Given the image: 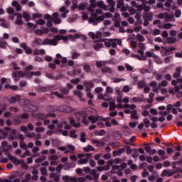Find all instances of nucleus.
Wrapping results in <instances>:
<instances>
[{"instance_id":"1","label":"nucleus","mask_w":182,"mask_h":182,"mask_svg":"<svg viewBox=\"0 0 182 182\" xmlns=\"http://www.w3.org/2000/svg\"><path fill=\"white\" fill-rule=\"evenodd\" d=\"M35 45H56L55 40L46 38L44 41L41 38H35L33 41Z\"/></svg>"},{"instance_id":"2","label":"nucleus","mask_w":182,"mask_h":182,"mask_svg":"<svg viewBox=\"0 0 182 182\" xmlns=\"http://www.w3.org/2000/svg\"><path fill=\"white\" fill-rule=\"evenodd\" d=\"M89 21L91 23H93L94 25H97L99 22H102V21H105V16L102 15V16H97L96 14H94L93 16L89 18Z\"/></svg>"},{"instance_id":"3","label":"nucleus","mask_w":182,"mask_h":182,"mask_svg":"<svg viewBox=\"0 0 182 182\" xmlns=\"http://www.w3.org/2000/svg\"><path fill=\"white\" fill-rule=\"evenodd\" d=\"M60 92L61 94L59 93L58 92H54L53 93V95H55V96L58 97V99H64L65 96H63V95H69V89L66 87L60 88Z\"/></svg>"},{"instance_id":"4","label":"nucleus","mask_w":182,"mask_h":182,"mask_svg":"<svg viewBox=\"0 0 182 182\" xmlns=\"http://www.w3.org/2000/svg\"><path fill=\"white\" fill-rule=\"evenodd\" d=\"M7 157L9 160H10L11 163L14 164V166H19V164H23V159L19 160L16 158V156H14L11 154H9L7 155Z\"/></svg>"},{"instance_id":"5","label":"nucleus","mask_w":182,"mask_h":182,"mask_svg":"<svg viewBox=\"0 0 182 182\" xmlns=\"http://www.w3.org/2000/svg\"><path fill=\"white\" fill-rule=\"evenodd\" d=\"M99 176L100 173H97V171H96L95 169H92L90 172V174L86 175L85 176V178H87V180H99Z\"/></svg>"},{"instance_id":"6","label":"nucleus","mask_w":182,"mask_h":182,"mask_svg":"<svg viewBox=\"0 0 182 182\" xmlns=\"http://www.w3.org/2000/svg\"><path fill=\"white\" fill-rule=\"evenodd\" d=\"M28 119H29V114L28 113L19 114L14 117V120L15 122H17V123H21L23 120H26Z\"/></svg>"},{"instance_id":"7","label":"nucleus","mask_w":182,"mask_h":182,"mask_svg":"<svg viewBox=\"0 0 182 182\" xmlns=\"http://www.w3.org/2000/svg\"><path fill=\"white\" fill-rule=\"evenodd\" d=\"M25 103H27L28 105H26V109L27 112H38V106L32 104L29 100H26L25 101Z\"/></svg>"},{"instance_id":"8","label":"nucleus","mask_w":182,"mask_h":182,"mask_svg":"<svg viewBox=\"0 0 182 182\" xmlns=\"http://www.w3.org/2000/svg\"><path fill=\"white\" fill-rule=\"evenodd\" d=\"M173 50H176V48L173 47L171 48H167L166 47H162L161 49V54L162 56H167L173 53Z\"/></svg>"},{"instance_id":"9","label":"nucleus","mask_w":182,"mask_h":182,"mask_svg":"<svg viewBox=\"0 0 182 182\" xmlns=\"http://www.w3.org/2000/svg\"><path fill=\"white\" fill-rule=\"evenodd\" d=\"M69 39H70L69 36L68 37V36H63L60 35L55 36L53 41H55V44H53V46H56V45H58V41H63L64 42H67L68 41H69Z\"/></svg>"},{"instance_id":"10","label":"nucleus","mask_w":182,"mask_h":182,"mask_svg":"<svg viewBox=\"0 0 182 182\" xmlns=\"http://www.w3.org/2000/svg\"><path fill=\"white\" fill-rule=\"evenodd\" d=\"M59 110L63 113H70L71 112H73V109L68 105L60 106Z\"/></svg>"},{"instance_id":"11","label":"nucleus","mask_w":182,"mask_h":182,"mask_svg":"<svg viewBox=\"0 0 182 182\" xmlns=\"http://www.w3.org/2000/svg\"><path fill=\"white\" fill-rule=\"evenodd\" d=\"M11 130V127H4V130H0V140L2 139H6L8 136V132Z\"/></svg>"},{"instance_id":"12","label":"nucleus","mask_w":182,"mask_h":182,"mask_svg":"<svg viewBox=\"0 0 182 182\" xmlns=\"http://www.w3.org/2000/svg\"><path fill=\"white\" fill-rule=\"evenodd\" d=\"M41 29H43V31L41 29L35 30L34 33H36V35H38V36H42L43 33H49V28L41 27Z\"/></svg>"},{"instance_id":"13","label":"nucleus","mask_w":182,"mask_h":182,"mask_svg":"<svg viewBox=\"0 0 182 182\" xmlns=\"http://www.w3.org/2000/svg\"><path fill=\"white\" fill-rule=\"evenodd\" d=\"M111 43L106 42L105 46H117L119 45V46H122V41L118 39L112 40Z\"/></svg>"},{"instance_id":"14","label":"nucleus","mask_w":182,"mask_h":182,"mask_svg":"<svg viewBox=\"0 0 182 182\" xmlns=\"http://www.w3.org/2000/svg\"><path fill=\"white\" fill-rule=\"evenodd\" d=\"M147 58H156V54L153 52L146 51L145 55L139 57V60H146Z\"/></svg>"},{"instance_id":"15","label":"nucleus","mask_w":182,"mask_h":182,"mask_svg":"<svg viewBox=\"0 0 182 182\" xmlns=\"http://www.w3.org/2000/svg\"><path fill=\"white\" fill-rule=\"evenodd\" d=\"M52 21L55 25H59V23H62V19L59 18V14L58 12L53 14Z\"/></svg>"},{"instance_id":"16","label":"nucleus","mask_w":182,"mask_h":182,"mask_svg":"<svg viewBox=\"0 0 182 182\" xmlns=\"http://www.w3.org/2000/svg\"><path fill=\"white\" fill-rule=\"evenodd\" d=\"M176 42H180V38H174V37H168L166 43L169 45H174Z\"/></svg>"},{"instance_id":"17","label":"nucleus","mask_w":182,"mask_h":182,"mask_svg":"<svg viewBox=\"0 0 182 182\" xmlns=\"http://www.w3.org/2000/svg\"><path fill=\"white\" fill-rule=\"evenodd\" d=\"M100 99H103L105 102H109L112 99V95L109 92H105V95H100Z\"/></svg>"},{"instance_id":"18","label":"nucleus","mask_w":182,"mask_h":182,"mask_svg":"<svg viewBox=\"0 0 182 182\" xmlns=\"http://www.w3.org/2000/svg\"><path fill=\"white\" fill-rule=\"evenodd\" d=\"M107 1L109 6H111V8L109 9V12H114V11H116V8H114V6H116V3L114 2V1L107 0Z\"/></svg>"},{"instance_id":"19","label":"nucleus","mask_w":182,"mask_h":182,"mask_svg":"<svg viewBox=\"0 0 182 182\" xmlns=\"http://www.w3.org/2000/svg\"><path fill=\"white\" fill-rule=\"evenodd\" d=\"M181 72H182L181 67H177L176 69V72L173 73V77L175 79H178V77L181 76Z\"/></svg>"},{"instance_id":"20","label":"nucleus","mask_w":182,"mask_h":182,"mask_svg":"<svg viewBox=\"0 0 182 182\" xmlns=\"http://www.w3.org/2000/svg\"><path fill=\"white\" fill-rule=\"evenodd\" d=\"M153 16H154V14L151 12L149 11L148 13H145L143 19H148V21H153Z\"/></svg>"},{"instance_id":"21","label":"nucleus","mask_w":182,"mask_h":182,"mask_svg":"<svg viewBox=\"0 0 182 182\" xmlns=\"http://www.w3.org/2000/svg\"><path fill=\"white\" fill-rule=\"evenodd\" d=\"M173 174H176V172L165 169L161 176L162 177H171V176H173Z\"/></svg>"},{"instance_id":"22","label":"nucleus","mask_w":182,"mask_h":182,"mask_svg":"<svg viewBox=\"0 0 182 182\" xmlns=\"http://www.w3.org/2000/svg\"><path fill=\"white\" fill-rule=\"evenodd\" d=\"M6 147H8V141H3L1 142V146L0 147L1 154H2V153H4V151H6Z\"/></svg>"},{"instance_id":"23","label":"nucleus","mask_w":182,"mask_h":182,"mask_svg":"<svg viewBox=\"0 0 182 182\" xmlns=\"http://www.w3.org/2000/svg\"><path fill=\"white\" fill-rule=\"evenodd\" d=\"M17 18L16 21H15V23L16 25H23V21H22V14L18 13L17 14Z\"/></svg>"},{"instance_id":"24","label":"nucleus","mask_w":182,"mask_h":182,"mask_svg":"<svg viewBox=\"0 0 182 182\" xmlns=\"http://www.w3.org/2000/svg\"><path fill=\"white\" fill-rule=\"evenodd\" d=\"M19 100H21V97L19 95L13 96L9 99L10 103H16V102H19Z\"/></svg>"},{"instance_id":"25","label":"nucleus","mask_w":182,"mask_h":182,"mask_svg":"<svg viewBox=\"0 0 182 182\" xmlns=\"http://www.w3.org/2000/svg\"><path fill=\"white\" fill-rule=\"evenodd\" d=\"M70 151H75V146L73 145H68L64 151L65 154H68Z\"/></svg>"},{"instance_id":"26","label":"nucleus","mask_w":182,"mask_h":182,"mask_svg":"<svg viewBox=\"0 0 182 182\" xmlns=\"http://www.w3.org/2000/svg\"><path fill=\"white\" fill-rule=\"evenodd\" d=\"M77 115L80 116L82 119L87 117V111L86 109H82V111L77 112Z\"/></svg>"},{"instance_id":"27","label":"nucleus","mask_w":182,"mask_h":182,"mask_svg":"<svg viewBox=\"0 0 182 182\" xmlns=\"http://www.w3.org/2000/svg\"><path fill=\"white\" fill-rule=\"evenodd\" d=\"M94 134L95 136H105V134H106V131H105L104 129H100V130H95L94 132Z\"/></svg>"},{"instance_id":"28","label":"nucleus","mask_w":182,"mask_h":182,"mask_svg":"<svg viewBox=\"0 0 182 182\" xmlns=\"http://www.w3.org/2000/svg\"><path fill=\"white\" fill-rule=\"evenodd\" d=\"M101 70L102 73H113V70L109 67H103Z\"/></svg>"},{"instance_id":"29","label":"nucleus","mask_w":182,"mask_h":182,"mask_svg":"<svg viewBox=\"0 0 182 182\" xmlns=\"http://www.w3.org/2000/svg\"><path fill=\"white\" fill-rule=\"evenodd\" d=\"M131 102L132 103H140L141 102H144L142 98H140L139 97H133L131 99Z\"/></svg>"},{"instance_id":"30","label":"nucleus","mask_w":182,"mask_h":182,"mask_svg":"<svg viewBox=\"0 0 182 182\" xmlns=\"http://www.w3.org/2000/svg\"><path fill=\"white\" fill-rule=\"evenodd\" d=\"M88 120L91 122V123L95 124L99 120V117L90 116L88 117Z\"/></svg>"},{"instance_id":"31","label":"nucleus","mask_w":182,"mask_h":182,"mask_svg":"<svg viewBox=\"0 0 182 182\" xmlns=\"http://www.w3.org/2000/svg\"><path fill=\"white\" fill-rule=\"evenodd\" d=\"M70 123L73 127H80V124L76 123V121L73 118L70 119Z\"/></svg>"},{"instance_id":"32","label":"nucleus","mask_w":182,"mask_h":182,"mask_svg":"<svg viewBox=\"0 0 182 182\" xmlns=\"http://www.w3.org/2000/svg\"><path fill=\"white\" fill-rule=\"evenodd\" d=\"M36 117H38V119H41V120H45V119H47L48 117V114L38 113L36 114Z\"/></svg>"},{"instance_id":"33","label":"nucleus","mask_w":182,"mask_h":182,"mask_svg":"<svg viewBox=\"0 0 182 182\" xmlns=\"http://www.w3.org/2000/svg\"><path fill=\"white\" fill-rule=\"evenodd\" d=\"M131 114V119H136V120H139V115H137V109L132 111Z\"/></svg>"},{"instance_id":"34","label":"nucleus","mask_w":182,"mask_h":182,"mask_svg":"<svg viewBox=\"0 0 182 182\" xmlns=\"http://www.w3.org/2000/svg\"><path fill=\"white\" fill-rule=\"evenodd\" d=\"M83 85L85 87H90V88L95 87V84L93 83L92 81L91 82L85 81Z\"/></svg>"},{"instance_id":"35","label":"nucleus","mask_w":182,"mask_h":182,"mask_svg":"<svg viewBox=\"0 0 182 182\" xmlns=\"http://www.w3.org/2000/svg\"><path fill=\"white\" fill-rule=\"evenodd\" d=\"M109 110H116V102L114 100L109 102Z\"/></svg>"},{"instance_id":"36","label":"nucleus","mask_w":182,"mask_h":182,"mask_svg":"<svg viewBox=\"0 0 182 182\" xmlns=\"http://www.w3.org/2000/svg\"><path fill=\"white\" fill-rule=\"evenodd\" d=\"M33 53L34 55H45L46 52H45V50L43 49H41V50L35 49L33 50Z\"/></svg>"},{"instance_id":"37","label":"nucleus","mask_w":182,"mask_h":182,"mask_svg":"<svg viewBox=\"0 0 182 182\" xmlns=\"http://www.w3.org/2000/svg\"><path fill=\"white\" fill-rule=\"evenodd\" d=\"M124 149L127 154H132V153H133L134 149H132L130 146L126 145L124 146Z\"/></svg>"},{"instance_id":"38","label":"nucleus","mask_w":182,"mask_h":182,"mask_svg":"<svg viewBox=\"0 0 182 182\" xmlns=\"http://www.w3.org/2000/svg\"><path fill=\"white\" fill-rule=\"evenodd\" d=\"M86 5H87V4L85 2L80 3L77 6L78 11H83L86 9Z\"/></svg>"},{"instance_id":"39","label":"nucleus","mask_w":182,"mask_h":182,"mask_svg":"<svg viewBox=\"0 0 182 182\" xmlns=\"http://www.w3.org/2000/svg\"><path fill=\"white\" fill-rule=\"evenodd\" d=\"M135 19L136 21H139V23H140V25H141V23H143V21H141V14L140 13H137L135 15Z\"/></svg>"},{"instance_id":"40","label":"nucleus","mask_w":182,"mask_h":182,"mask_svg":"<svg viewBox=\"0 0 182 182\" xmlns=\"http://www.w3.org/2000/svg\"><path fill=\"white\" fill-rule=\"evenodd\" d=\"M80 141H82V143H86V133L85 132H82L80 134Z\"/></svg>"},{"instance_id":"41","label":"nucleus","mask_w":182,"mask_h":182,"mask_svg":"<svg viewBox=\"0 0 182 182\" xmlns=\"http://www.w3.org/2000/svg\"><path fill=\"white\" fill-rule=\"evenodd\" d=\"M137 85H138V87L139 89H143V87H144V86H146V82L144 80H141V81H139L137 82Z\"/></svg>"},{"instance_id":"42","label":"nucleus","mask_w":182,"mask_h":182,"mask_svg":"<svg viewBox=\"0 0 182 182\" xmlns=\"http://www.w3.org/2000/svg\"><path fill=\"white\" fill-rule=\"evenodd\" d=\"M144 146H146L144 147V150L149 154L150 153V151H151V146H150V144H144Z\"/></svg>"},{"instance_id":"43","label":"nucleus","mask_w":182,"mask_h":182,"mask_svg":"<svg viewBox=\"0 0 182 182\" xmlns=\"http://www.w3.org/2000/svg\"><path fill=\"white\" fill-rule=\"evenodd\" d=\"M74 95L75 96H77V97H79L80 99H82V97H83V94L80 90L74 91Z\"/></svg>"},{"instance_id":"44","label":"nucleus","mask_w":182,"mask_h":182,"mask_svg":"<svg viewBox=\"0 0 182 182\" xmlns=\"http://www.w3.org/2000/svg\"><path fill=\"white\" fill-rule=\"evenodd\" d=\"M160 33H161V31L159 28H155L152 31V35H154V36H157V35H160Z\"/></svg>"},{"instance_id":"45","label":"nucleus","mask_w":182,"mask_h":182,"mask_svg":"<svg viewBox=\"0 0 182 182\" xmlns=\"http://www.w3.org/2000/svg\"><path fill=\"white\" fill-rule=\"evenodd\" d=\"M144 123L146 129H149L150 127V120H149L147 118L144 119Z\"/></svg>"},{"instance_id":"46","label":"nucleus","mask_w":182,"mask_h":182,"mask_svg":"<svg viewBox=\"0 0 182 182\" xmlns=\"http://www.w3.org/2000/svg\"><path fill=\"white\" fill-rule=\"evenodd\" d=\"M120 168V166L119 165H114L112 166V170L111 171L112 174H116V171L114 170H119Z\"/></svg>"},{"instance_id":"47","label":"nucleus","mask_w":182,"mask_h":182,"mask_svg":"<svg viewBox=\"0 0 182 182\" xmlns=\"http://www.w3.org/2000/svg\"><path fill=\"white\" fill-rule=\"evenodd\" d=\"M84 151H95V148L90 145L84 148Z\"/></svg>"},{"instance_id":"48","label":"nucleus","mask_w":182,"mask_h":182,"mask_svg":"<svg viewBox=\"0 0 182 182\" xmlns=\"http://www.w3.org/2000/svg\"><path fill=\"white\" fill-rule=\"evenodd\" d=\"M69 38H70V39H71V41H73L75 39H75H79V38H80V34L75 33L74 36L70 35Z\"/></svg>"},{"instance_id":"49","label":"nucleus","mask_w":182,"mask_h":182,"mask_svg":"<svg viewBox=\"0 0 182 182\" xmlns=\"http://www.w3.org/2000/svg\"><path fill=\"white\" fill-rule=\"evenodd\" d=\"M80 73H82V70H80V68H79L76 69V67H75V68L73 69V75H80Z\"/></svg>"},{"instance_id":"50","label":"nucleus","mask_w":182,"mask_h":182,"mask_svg":"<svg viewBox=\"0 0 182 182\" xmlns=\"http://www.w3.org/2000/svg\"><path fill=\"white\" fill-rule=\"evenodd\" d=\"M26 53H28V55H31V53H32V49H31V48H29V46H23V47Z\"/></svg>"},{"instance_id":"51","label":"nucleus","mask_w":182,"mask_h":182,"mask_svg":"<svg viewBox=\"0 0 182 182\" xmlns=\"http://www.w3.org/2000/svg\"><path fill=\"white\" fill-rule=\"evenodd\" d=\"M124 5V1L119 0L117 1V8H118V9H120V8H122V6H123Z\"/></svg>"},{"instance_id":"52","label":"nucleus","mask_w":182,"mask_h":182,"mask_svg":"<svg viewBox=\"0 0 182 182\" xmlns=\"http://www.w3.org/2000/svg\"><path fill=\"white\" fill-rule=\"evenodd\" d=\"M70 137L73 139H77V134H76V131L73 130L70 132Z\"/></svg>"},{"instance_id":"53","label":"nucleus","mask_w":182,"mask_h":182,"mask_svg":"<svg viewBox=\"0 0 182 182\" xmlns=\"http://www.w3.org/2000/svg\"><path fill=\"white\" fill-rule=\"evenodd\" d=\"M83 69H84L85 72H86V73H89V72H90L92 68H90V65H84Z\"/></svg>"},{"instance_id":"54","label":"nucleus","mask_w":182,"mask_h":182,"mask_svg":"<svg viewBox=\"0 0 182 182\" xmlns=\"http://www.w3.org/2000/svg\"><path fill=\"white\" fill-rule=\"evenodd\" d=\"M149 112L151 114H154V116H157V114H159V111H157L156 108H151Z\"/></svg>"},{"instance_id":"55","label":"nucleus","mask_w":182,"mask_h":182,"mask_svg":"<svg viewBox=\"0 0 182 182\" xmlns=\"http://www.w3.org/2000/svg\"><path fill=\"white\" fill-rule=\"evenodd\" d=\"M63 124H64V126H65L64 129L65 130H70L71 127H70V125H69V124H68V122H66V121L63 122Z\"/></svg>"},{"instance_id":"56","label":"nucleus","mask_w":182,"mask_h":182,"mask_svg":"<svg viewBox=\"0 0 182 182\" xmlns=\"http://www.w3.org/2000/svg\"><path fill=\"white\" fill-rule=\"evenodd\" d=\"M12 77L14 79V80H19V75L18 72H14L12 73Z\"/></svg>"},{"instance_id":"57","label":"nucleus","mask_w":182,"mask_h":182,"mask_svg":"<svg viewBox=\"0 0 182 182\" xmlns=\"http://www.w3.org/2000/svg\"><path fill=\"white\" fill-rule=\"evenodd\" d=\"M36 133H43L45 132V128L42 127H38L36 129Z\"/></svg>"},{"instance_id":"58","label":"nucleus","mask_w":182,"mask_h":182,"mask_svg":"<svg viewBox=\"0 0 182 182\" xmlns=\"http://www.w3.org/2000/svg\"><path fill=\"white\" fill-rule=\"evenodd\" d=\"M36 22L37 25H45L46 23V21L42 18L37 20Z\"/></svg>"},{"instance_id":"59","label":"nucleus","mask_w":182,"mask_h":182,"mask_svg":"<svg viewBox=\"0 0 182 182\" xmlns=\"http://www.w3.org/2000/svg\"><path fill=\"white\" fill-rule=\"evenodd\" d=\"M133 151L134 154H132V157L134 159H136V157H139V151L137 150V149H134Z\"/></svg>"},{"instance_id":"60","label":"nucleus","mask_w":182,"mask_h":182,"mask_svg":"<svg viewBox=\"0 0 182 182\" xmlns=\"http://www.w3.org/2000/svg\"><path fill=\"white\" fill-rule=\"evenodd\" d=\"M58 88H59V86L56 85L48 86V90H57V89Z\"/></svg>"},{"instance_id":"61","label":"nucleus","mask_w":182,"mask_h":182,"mask_svg":"<svg viewBox=\"0 0 182 182\" xmlns=\"http://www.w3.org/2000/svg\"><path fill=\"white\" fill-rule=\"evenodd\" d=\"M95 92L97 94L102 93L103 92V87H97L95 89Z\"/></svg>"},{"instance_id":"62","label":"nucleus","mask_w":182,"mask_h":182,"mask_svg":"<svg viewBox=\"0 0 182 182\" xmlns=\"http://www.w3.org/2000/svg\"><path fill=\"white\" fill-rule=\"evenodd\" d=\"M173 26V24L168 23H164L163 26L164 29H170Z\"/></svg>"},{"instance_id":"63","label":"nucleus","mask_w":182,"mask_h":182,"mask_svg":"<svg viewBox=\"0 0 182 182\" xmlns=\"http://www.w3.org/2000/svg\"><path fill=\"white\" fill-rule=\"evenodd\" d=\"M79 82H80V78L73 79L70 80V82L73 83V85H77Z\"/></svg>"},{"instance_id":"64","label":"nucleus","mask_w":182,"mask_h":182,"mask_svg":"<svg viewBox=\"0 0 182 182\" xmlns=\"http://www.w3.org/2000/svg\"><path fill=\"white\" fill-rule=\"evenodd\" d=\"M181 16V10L177 9L175 11V16H176V18H180Z\"/></svg>"}]
</instances>
